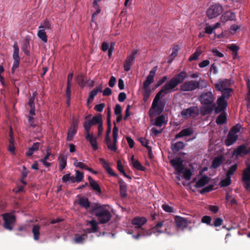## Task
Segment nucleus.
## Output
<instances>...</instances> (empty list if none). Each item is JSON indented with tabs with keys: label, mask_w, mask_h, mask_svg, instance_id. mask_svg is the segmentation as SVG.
Wrapping results in <instances>:
<instances>
[{
	"label": "nucleus",
	"mask_w": 250,
	"mask_h": 250,
	"mask_svg": "<svg viewBox=\"0 0 250 250\" xmlns=\"http://www.w3.org/2000/svg\"><path fill=\"white\" fill-rule=\"evenodd\" d=\"M165 117L163 115H161L155 119L154 122L152 123V125L161 127L165 123Z\"/></svg>",
	"instance_id": "36"
},
{
	"label": "nucleus",
	"mask_w": 250,
	"mask_h": 250,
	"mask_svg": "<svg viewBox=\"0 0 250 250\" xmlns=\"http://www.w3.org/2000/svg\"><path fill=\"white\" fill-rule=\"evenodd\" d=\"M38 37L43 42H47V37L46 36L45 30L42 29H39L37 34Z\"/></svg>",
	"instance_id": "39"
},
{
	"label": "nucleus",
	"mask_w": 250,
	"mask_h": 250,
	"mask_svg": "<svg viewBox=\"0 0 250 250\" xmlns=\"http://www.w3.org/2000/svg\"><path fill=\"white\" fill-rule=\"evenodd\" d=\"M242 182L245 189L250 192V165L243 170Z\"/></svg>",
	"instance_id": "10"
},
{
	"label": "nucleus",
	"mask_w": 250,
	"mask_h": 250,
	"mask_svg": "<svg viewBox=\"0 0 250 250\" xmlns=\"http://www.w3.org/2000/svg\"><path fill=\"white\" fill-rule=\"evenodd\" d=\"M187 136H188V128H185L176 135L175 138H179Z\"/></svg>",
	"instance_id": "54"
},
{
	"label": "nucleus",
	"mask_w": 250,
	"mask_h": 250,
	"mask_svg": "<svg viewBox=\"0 0 250 250\" xmlns=\"http://www.w3.org/2000/svg\"><path fill=\"white\" fill-rule=\"evenodd\" d=\"M163 129H157L153 127L150 130V135L154 136H157L159 134L162 133Z\"/></svg>",
	"instance_id": "59"
},
{
	"label": "nucleus",
	"mask_w": 250,
	"mask_h": 250,
	"mask_svg": "<svg viewBox=\"0 0 250 250\" xmlns=\"http://www.w3.org/2000/svg\"><path fill=\"white\" fill-rule=\"evenodd\" d=\"M4 221L3 227L6 229L12 230L13 226L16 221L14 212L3 213L1 215Z\"/></svg>",
	"instance_id": "5"
},
{
	"label": "nucleus",
	"mask_w": 250,
	"mask_h": 250,
	"mask_svg": "<svg viewBox=\"0 0 250 250\" xmlns=\"http://www.w3.org/2000/svg\"><path fill=\"white\" fill-rule=\"evenodd\" d=\"M186 145L181 141L173 143L171 146V148L174 152H177L184 148Z\"/></svg>",
	"instance_id": "23"
},
{
	"label": "nucleus",
	"mask_w": 250,
	"mask_h": 250,
	"mask_svg": "<svg viewBox=\"0 0 250 250\" xmlns=\"http://www.w3.org/2000/svg\"><path fill=\"white\" fill-rule=\"evenodd\" d=\"M147 222V219L144 217H136L132 220L131 223L136 228L140 229Z\"/></svg>",
	"instance_id": "16"
},
{
	"label": "nucleus",
	"mask_w": 250,
	"mask_h": 250,
	"mask_svg": "<svg viewBox=\"0 0 250 250\" xmlns=\"http://www.w3.org/2000/svg\"><path fill=\"white\" fill-rule=\"evenodd\" d=\"M170 165L174 168L177 172V184L180 186L188 187V167L186 161L180 157L170 160Z\"/></svg>",
	"instance_id": "1"
},
{
	"label": "nucleus",
	"mask_w": 250,
	"mask_h": 250,
	"mask_svg": "<svg viewBox=\"0 0 250 250\" xmlns=\"http://www.w3.org/2000/svg\"><path fill=\"white\" fill-rule=\"evenodd\" d=\"M223 11V6L219 3H216L209 6L207 10V15L209 19H213L220 15Z\"/></svg>",
	"instance_id": "6"
},
{
	"label": "nucleus",
	"mask_w": 250,
	"mask_h": 250,
	"mask_svg": "<svg viewBox=\"0 0 250 250\" xmlns=\"http://www.w3.org/2000/svg\"><path fill=\"white\" fill-rule=\"evenodd\" d=\"M87 117L85 118L86 120L83 123V127L86 133H89L92 125H98L102 120V116L99 115L95 116L90 120H87Z\"/></svg>",
	"instance_id": "8"
},
{
	"label": "nucleus",
	"mask_w": 250,
	"mask_h": 250,
	"mask_svg": "<svg viewBox=\"0 0 250 250\" xmlns=\"http://www.w3.org/2000/svg\"><path fill=\"white\" fill-rule=\"evenodd\" d=\"M62 180L63 182L70 181L71 183H74L75 181V178L70 176V174H66L63 175L62 178Z\"/></svg>",
	"instance_id": "46"
},
{
	"label": "nucleus",
	"mask_w": 250,
	"mask_h": 250,
	"mask_svg": "<svg viewBox=\"0 0 250 250\" xmlns=\"http://www.w3.org/2000/svg\"><path fill=\"white\" fill-rule=\"evenodd\" d=\"M166 225V221H163L161 222H158L155 227H154V229H157V231L160 233H162V231L160 230L159 229L161 227H162L163 226H165Z\"/></svg>",
	"instance_id": "56"
},
{
	"label": "nucleus",
	"mask_w": 250,
	"mask_h": 250,
	"mask_svg": "<svg viewBox=\"0 0 250 250\" xmlns=\"http://www.w3.org/2000/svg\"><path fill=\"white\" fill-rule=\"evenodd\" d=\"M90 186L93 189L98 191L99 193H101V188L99 185V184L97 183L96 181L93 180L91 177H89L88 178Z\"/></svg>",
	"instance_id": "32"
},
{
	"label": "nucleus",
	"mask_w": 250,
	"mask_h": 250,
	"mask_svg": "<svg viewBox=\"0 0 250 250\" xmlns=\"http://www.w3.org/2000/svg\"><path fill=\"white\" fill-rule=\"evenodd\" d=\"M132 165L133 167L137 170L144 171L145 169V167H143L138 160L134 162Z\"/></svg>",
	"instance_id": "50"
},
{
	"label": "nucleus",
	"mask_w": 250,
	"mask_h": 250,
	"mask_svg": "<svg viewBox=\"0 0 250 250\" xmlns=\"http://www.w3.org/2000/svg\"><path fill=\"white\" fill-rule=\"evenodd\" d=\"M211 220V217H210L209 216L205 215L202 217L201 221L203 223L206 224L208 225H210Z\"/></svg>",
	"instance_id": "61"
},
{
	"label": "nucleus",
	"mask_w": 250,
	"mask_h": 250,
	"mask_svg": "<svg viewBox=\"0 0 250 250\" xmlns=\"http://www.w3.org/2000/svg\"><path fill=\"white\" fill-rule=\"evenodd\" d=\"M164 105L165 103L162 102H159V101L157 103L156 106L154 108H153L152 104L151 108L149 111V116L150 117L154 116L155 115V110H156L155 111L158 114L161 113L164 109Z\"/></svg>",
	"instance_id": "15"
},
{
	"label": "nucleus",
	"mask_w": 250,
	"mask_h": 250,
	"mask_svg": "<svg viewBox=\"0 0 250 250\" xmlns=\"http://www.w3.org/2000/svg\"><path fill=\"white\" fill-rule=\"evenodd\" d=\"M140 142L143 146H145L148 149L149 153L151 152V147L148 145V141L147 140L143 138H141L140 139Z\"/></svg>",
	"instance_id": "49"
},
{
	"label": "nucleus",
	"mask_w": 250,
	"mask_h": 250,
	"mask_svg": "<svg viewBox=\"0 0 250 250\" xmlns=\"http://www.w3.org/2000/svg\"><path fill=\"white\" fill-rule=\"evenodd\" d=\"M231 184V177H229L228 176H226V178L222 180L220 183V185L222 187H227L229 186Z\"/></svg>",
	"instance_id": "42"
},
{
	"label": "nucleus",
	"mask_w": 250,
	"mask_h": 250,
	"mask_svg": "<svg viewBox=\"0 0 250 250\" xmlns=\"http://www.w3.org/2000/svg\"><path fill=\"white\" fill-rule=\"evenodd\" d=\"M227 48L232 51L233 53H235V55H237L238 51L239 49L238 46L235 44H229L227 46Z\"/></svg>",
	"instance_id": "48"
},
{
	"label": "nucleus",
	"mask_w": 250,
	"mask_h": 250,
	"mask_svg": "<svg viewBox=\"0 0 250 250\" xmlns=\"http://www.w3.org/2000/svg\"><path fill=\"white\" fill-rule=\"evenodd\" d=\"M100 1L97 0H94L93 4V7L94 9L95 10V11L93 12L92 15V21H95V17L97 16V15H98L100 12H101V9L100 8V6L98 4V2Z\"/></svg>",
	"instance_id": "28"
},
{
	"label": "nucleus",
	"mask_w": 250,
	"mask_h": 250,
	"mask_svg": "<svg viewBox=\"0 0 250 250\" xmlns=\"http://www.w3.org/2000/svg\"><path fill=\"white\" fill-rule=\"evenodd\" d=\"M217 106L215 104H213L211 106L204 107L203 111L204 114H209L214 109L215 114H218L222 112H224L227 108L228 106V102L226 99L219 97L217 100Z\"/></svg>",
	"instance_id": "3"
},
{
	"label": "nucleus",
	"mask_w": 250,
	"mask_h": 250,
	"mask_svg": "<svg viewBox=\"0 0 250 250\" xmlns=\"http://www.w3.org/2000/svg\"><path fill=\"white\" fill-rule=\"evenodd\" d=\"M85 138L90 144L92 148L96 150L98 147L97 145V139L89 133H86Z\"/></svg>",
	"instance_id": "18"
},
{
	"label": "nucleus",
	"mask_w": 250,
	"mask_h": 250,
	"mask_svg": "<svg viewBox=\"0 0 250 250\" xmlns=\"http://www.w3.org/2000/svg\"><path fill=\"white\" fill-rule=\"evenodd\" d=\"M231 83V81L229 79H224V80L219 81L218 83L215 84V87L218 91H223L227 89Z\"/></svg>",
	"instance_id": "14"
},
{
	"label": "nucleus",
	"mask_w": 250,
	"mask_h": 250,
	"mask_svg": "<svg viewBox=\"0 0 250 250\" xmlns=\"http://www.w3.org/2000/svg\"><path fill=\"white\" fill-rule=\"evenodd\" d=\"M76 129H75L73 128H70L68 130V133H67V140L68 141H71L73 138V136L75 135V134L77 132Z\"/></svg>",
	"instance_id": "41"
},
{
	"label": "nucleus",
	"mask_w": 250,
	"mask_h": 250,
	"mask_svg": "<svg viewBox=\"0 0 250 250\" xmlns=\"http://www.w3.org/2000/svg\"><path fill=\"white\" fill-rule=\"evenodd\" d=\"M207 86V82L200 78L198 81H188V91H192L196 89H203Z\"/></svg>",
	"instance_id": "9"
},
{
	"label": "nucleus",
	"mask_w": 250,
	"mask_h": 250,
	"mask_svg": "<svg viewBox=\"0 0 250 250\" xmlns=\"http://www.w3.org/2000/svg\"><path fill=\"white\" fill-rule=\"evenodd\" d=\"M162 208L164 210L168 213H172L174 212V208L167 204H164L162 206Z\"/></svg>",
	"instance_id": "51"
},
{
	"label": "nucleus",
	"mask_w": 250,
	"mask_h": 250,
	"mask_svg": "<svg viewBox=\"0 0 250 250\" xmlns=\"http://www.w3.org/2000/svg\"><path fill=\"white\" fill-rule=\"evenodd\" d=\"M240 131V127L237 125H236L234 126H233L231 129L229 130V132L231 134H232L234 135H237V133H238Z\"/></svg>",
	"instance_id": "63"
},
{
	"label": "nucleus",
	"mask_w": 250,
	"mask_h": 250,
	"mask_svg": "<svg viewBox=\"0 0 250 250\" xmlns=\"http://www.w3.org/2000/svg\"><path fill=\"white\" fill-rule=\"evenodd\" d=\"M126 186L125 183H121L120 184V191L121 196L125 197L126 196Z\"/></svg>",
	"instance_id": "40"
},
{
	"label": "nucleus",
	"mask_w": 250,
	"mask_h": 250,
	"mask_svg": "<svg viewBox=\"0 0 250 250\" xmlns=\"http://www.w3.org/2000/svg\"><path fill=\"white\" fill-rule=\"evenodd\" d=\"M237 168V165L236 164L233 165L231 166L228 170L226 176H228L229 177H231V176L233 174L234 172Z\"/></svg>",
	"instance_id": "45"
},
{
	"label": "nucleus",
	"mask_w": 250,
	"mask_h": 250,
	"mask_svg": "<svg viewBox=\"0 0 250 250\" xmlns=\"http://www.w3.org/2000/svg\"><path fill=\"white\" fill-rule=\"evenodd\" d=\"M13 48L14 52L13 54V58L14 60V62L12 67L13 72L14 71L15 69H16L19 67L20 62V58L19 55V49L17 43L14 44Z\"/></svg>",
	"instance_id": "13"
},
{
	"label": "nucleus",
	"mask_w": 250,
	"mask_h": 250,
	"mask_svg": "<svg viewBox=\"0 0 250 250\" xmlns=\"http://www.w3.org/2000/svg\"><path fill=\"white\" fill-rule=\"evenodd\" d=\"M32 232L33 234L34 240L38 241L40 236V226L39 225H35L33 226Z\"/></svg>",
	"instance_id": "24"
},
{
	"label": "nucleus",
	"mask_w": 250,
	"mask_h": 250,
	"mask_svg": "<svg viewBox=\"0 0 250 250\" xmlns=\"http://www.w3.org/2000/svg\"><path fill=\"white\" fill-rule=\"evenodd\" d=\"M201 104L206 105L205 107L211 106L214 100V95L211 91L203 92L199 97Z\"/></svg>",
	"instance_id": "7"
},
{
	"label": "nucleus",
	"mask_w": 250,
	"mask_h": 250,
	"mask_svg": "<svg viewBox=\"0 0 250 250\" xmlns=\"http://www.w3.org/2000/svg\"><path fill=\"white\" fill-rule=\"evenodd\" d=\"M221 92L222 95L220 97L222 98L223 99H226V100L227 101L233 93V89L231 88H229L224 91H221Z\"/></svg>",
	"instance_id": "35"
},
{
	"label": "nucleus",
	"mask_w": 250,
	"mask_h": 250,
	"mask_svg": "<svg viewBox=\"0 0 250 250\" xmlns=\"http://www.w3.org/2000/svg\"><path fill=\"white\" fill-rule=\"evenodd\" d=\"M138 53L137 50H134L131 54L128 56L125 61L124 68L125 71H128L130 70L132 65L134 63L136 56Z\"/></svg>",
	"instance_id": "11"
},
{
	"label": "nucleus",
	"mask_w": 250,
	"mask_h": 250,
	"mask_svg": "<svg viewBox=\"0 0 250 250\" xmlns=\"http://www.w3.org/2000/svg\"><path fill=\"white\" fill-rule=\"evenodd\" d=\"M86 235L83 234L82 235H75V237L74 241L76 243L81 244L82 243L83 241L86 238Z\"/></svg>",
	"instance_id": "44"
},
{
	"label": "nucleus",
	"mask_w": 250,
	"mask_h": 250,
	"mask_svg": "<svg viewBox=\"0 0 250 250\" xmlns=\"http://www.w3.org/2000/svg\"><path fill=\"white\" fill-rule=\"evenodd\" d=\"M76 82L81 87H84L85 85V83L84 82V77L82 75H80L77 76L76 79Z\"/></svg>",
	"instance_id": "43"
},
{
	"label": "nucleus",
	"mask_w": 250,
	"mask_h": 250,
	"mask_svg": "<svg viewBox=\"0 0 250 250\" xmlns=\"http://www.w3.org/2000/svg\"><path fill=\"white\" fill-rule=\"evenodd\" d=\"M93 211L101 224L106 223L110 220L112 216L109 210L104 205L96 206Z\"/></svg>",
	"instance_id": "4"
},
{
	"label": "nucleus",
	"mask_w": 250,
	"mask_h": 250,
	"mask_svg": "<svg viewBox=\"0 0 250 250\" xmlns=\"http://www.w3.org/2000/svg\"><path fill=\"white\" fill-rule=\"evenodd\" d=\"M89 224L90 225L91 228L90 229H87L85 230V232L87 233H90L91 232H95L98 230V222L95 220H92L88 222Z\"/></svg>",
	"instance_id": "26"
},
{
	"label": "nucleus",
	"mask_w": 250,
	"mask_h": 250,
	"mask_svg": "<svg viewBox=\"0 0 250 250\" xmlns=\"http://www.w3.org/2000/svg\"><path fill=\"white\" fill-rule=\"evenodd\" d=\"M100 163L102 165L103 167L106 170V172L112 176H116V174L114 173L112 168L109 167L108 164L103 158L99 159Z\"/></svg>",
	"instance_id": "22"
},
{
	"label": "nucleus",
	"mask_w": 250,
	"mask_h": 250,
	"mask_svg": "<svg viewBox=\"0 0 250 250\" xmlns=\"http://www.w3.org/2000/svg\"><path fill=\"white\" fill-rule=\"evenodd\" d=\"M250 152V148L248 149L245 145L239 146L234 151V153L237 155L241 154L247 155Z\"/></svg>",
	"instance_id": "21"
},
{
	"label": "nucleus",
	"mask_w": 250,
	"mask_h": 250,
	"mask_svg": "<svg viewBox=\"0 0 250 250\" xmlns=\"http://www.w3.org/2000/svg\"><path fill=\"white\" fill-rule=\"evenodd\" d=\"M143 88L145 90V92L144 94V100L145 101H146L148 99V98L150 95V93L151 92V90H150V87H143Z\"/></svg>",
	"instance_id": "52"
},
{
	"label": "nucleus",
	"mask_w": 250,
	"mask_h": 250,
	"mask_svg": "<svg viewBox=\"0 0 250 250\" xmlns=\"http://www.w3.org/2000/svg\"><path fill=\"white\" fill-rule=\"evenodd\" d=\"M220 20L221 21L224 23H225L229 21H235V14L233 12L227 11L221 16Z\"/></svg>",
	"instance_id": "17"
},
{
	"label": "nucleus",
	"mask_w": 250,
	"mask_h": 250,
	"mask_svg": "<svg viewBox=\"0 0 250 250\" xmlns=\"http://www.w3.org/2000/svg\"><path fill=\"white\" fill-rule=\"evenodd\" d=\"M39 29H42L43 30H51L52 29V25L49 21L45 20L41 23Z\"/></svg>",
	"instance_id": "37"
},
{
	"label": "nucleus",
	"mask_w": 250,
	"mask_h": 250,
	"mask_svg": "<svg viewBox=\"0 0 250 250\" xmlns=\"http://www.w3.org/2000/svg\"><path fill=\"white\" fill-rule=\"evenodd\" d=\"M201 54V52L198 51V50H196V51L194 53V54L190 57L188 59V61H191L193 60H196L198 59L199 56Z\"/></svg>",
	"instance_id": "60"
},
{
	"label": "nucleus",
	"mask_w": 250,
	"mask_h": 250,
	"mask_svg": "<svg viewBox=\"0 0 250 250\" xmlns=\"http://www.w3.org/2000/svg\"><path fill=\"white\" fill-rule=\"evenodd\" d=\"M83 178V173L79 170L76 171V178L75 180L77 182H80L82 181Z\"/></svg>",
	"instance_id": "57"
},
{
	"label": "nucleus",
	"mask_w": 250,
	"mask_h": 250,
	"mask_svg": "<svg viewBox=\"0 0 250 250\" xmlns=\"http://www.w3.org/2000/svg\"><path fill=\"white\" fill-rule=\"evenodd\" d=\"M67 156L64 154H61L59 156V170L62 171L66 167Z\"/></svg>",
	"instance_id": "20"
},
{
	"label": "nucleus",
	"mask_w": 250,
	"mask_h": 250,
	"mask_svg": "<svg viewBox=\"0 0 250 250\" xmlns=\"http://www.w3.org/2000/svg\"><path fill=\"white\" fill-rule=\"evenodd\" d=\"M105 142L108 148L111 151L116 152L117 147L116 146V144L117 143V139L113 140V142H111L110 139H108V140H105Z\"/></svg>",
	"instance_id": "27"
},
{
	"label": "nucleus",
	"mask_w": 250,
	"mask_h": 250,
	"mask_svg": "<svg viewBox=\"0 0 250 250\" xmlns=\"http://www.w3.org/2000/svg\"><path fill=\"white\" fill-rule=\"evenodd\" d=\"M187 74L185 71H183L176 75L174 77L172 78L175 80V82L177 84H179L182 83L183 80L187 77Z\"/></svg>",
	"instance_id": "29"
},
{
	"label": "nucleus",
	"mask_w": 250,
	"mask_h": 250,
	"mask_svg": "<svg viewBox=\"0 0 250 250\" xmlns=\"http://www.w3.org/2000/svg\"><path fill=\"white\" fill-rule=\"evenodd\" d=\"M237 139L238 135H234L229 132L227 138L225 140V144L227 146H230L233 144Z\"/></svg>",
	"instance_id": "19"
},
{
	"label": "nucleus",
	"mask_w": 250,
	"mask_h": 250,
	"mask_svg": "<svg viewBox=\"0 0 250 250\" xmlns=\"http://www.w3.org/2000/svg\"><path fill=\"white\" fill-rule=\"evenodd\" d=\"M79 204L85 209L88 208L90 206V203L87 198L81 197L79 200Z\"/></svg>",
	"instance_id": "34"
},
{
	"label": "nucleus",
	"mask_w": 250,
	"mask_h": 250,
	"mask_svg": "<svg viewBox=\"0 0 250 250\" xmlns=\"http://www.w3.org/2000/svg\"><path fill=\"white\" fill-rule=\"evenodd\" d=\"M73 160L74 161V165L76 167H79L82 169H85L86 167V165L80 162H78L76 158H73Z\"/></svg>",
	"instance_id": "55"
},
{
	"label": "nucleus",
	"mask_w": 250,
	"mask_h": 250,
	"mask_svg": "<svg viewBox=\"0 0 250 250\" xmlns=\"http://www.w3.org/2000/svg\"><path fill=\"white\" fill-rule=\"evenodd\" d=\"M37 93L36 92H35L33 93L32 95L30 97L28 104L30 106H35L34 105V101L36 97L37 96Z\"/></svg>",
	"instance_id": "62"
},
{
	"label": "nucleus",
	"mask_w": 250,
	"mask_h": 250,
	"mask_svg": "<svg viewBox=\"0 0 250 250\" xmlns=\"http://www.w3.org/2000/svg\"><path fill=\"white\" fill-rule=\"evenodd\" d=\"M213 189V186L212 185H210L207 187L204 188L200 191L201 194H204L207 192H210L212 191Z\"/></svg>",
	"instance_id": "58"
},
{
	"label": "nucleus",
	"mask_w": 250,
	"mask_h": 250,
	"mask_svg": "<svg viewBox=\"0 0 250 250\" xmlns=\"http://www.w3.org/2000/svg\"><path fill=\"white\" fill-rule=\"evenodd\" d=\"M174 222L177 230H183L188 226L187 219L180 216H175Z\"/></svg>",
	"instance_id": "12"
},
{
	"label": "nucleus",
	"mask_w": 250,
	"mask_h": 250,
	"mask_svg": "<svg viewBox=\"0 0 250 250\" xmlns=\"http://www.w3.org/2000/svg\"><path fill=\"white\" fill-rule=\"evenodd\" d=\"M209 182V178L206 175L201 177L196 183L195 186L197 188H201L204 186Z\"/></svg>",
	"instance_id": "25"
},
{
	"label": "nucleus",
	"mask_w": 250,
	"mask_h": 250,
	"mask_svg": "<svg viewBox=\"0 0 250 250\" xmlns=\"http://www.w3.org/2000/svg\"><path fill=\"white\" fill-rule=\"evenodd\" d=\"M10 140H9V145L8 147V149L11 152H13L15 150V146L14 144V136L13 133L12 131V129H10V132L9 134Z\"/></svg>",
	"instance_id": "38"
},
{
	"label": "nucleus",
	"mask_w": 250,
	"mask_h": 250,
	"mask_svg": "<svg viewBox=\"0 0 250 250\" xmlns=\"http://www.w3.org/2000/svg\"><path fill=\"white\" fill-rule=\"evenodd\" d=\"M175 80L171 79L167 83L161 88V89L156 95L153 101V107L154 108L160 99L166 95L167 93L174 91L177 89L176 88L178 85Z\"/></svg>",
	"instance_id": "2"
},
{
	"label": "nucleus",
	"mask_w": 250,
	"mask_h": 250,
	"mask_svg": "<svg viewBox=\"0 0 250 250\" xmlns=\"http://www.w3.org/2000/svg\"><path fill=\"white\" fill-rule=\"evenodd\" d=\"M154 78L147 76L146 80L144 82L143 87H150L149 85L153 82Z\"/></svg>",
	"instance_id": "53"
},
{
	"label": "nucleus",
	"mask_w": 250,
	"mask_h": 250,
	"mask_svg": "<svg viewBox=\"0 0 250 250\" xmlns=\"http://www.w3.org/2000/svg\"><path fill=\"white\" fill-rule=\"evenodd\" d=\"M99 92L95 88L91 91L89 93L88 98L87 100V103H91L94 97L97 95Z\"/></svg>",
	"instance_id": "47"
},
{
	"label": "nucleus",
	"mask_w": 250,
	"mask_h": 250,
	"mask_svg": "<svg viewBox=\"0 0 250 250\" xmlns=\"http://www.w3.org/2000/svg\"><path fill=\"white\" fill-rule=\"evenodd\" d=\"M223 222V220L222 218L217 217L215 219L213 222V225L216 227H219L222 225Z\"/></svg>",
	"instance_id": "64"
},
{
	"label": "nucleus",
	"mask_w": 250,
	"mask_h": 250,
	"mask_svg": "<svg viewBox=\"0 0 250 250\" xmlns=\"http://www.w3.org/2000/svg\"><path fill=\"white\" fill-rule=\"evenodd\" d=\"M223 157L222 156L215 157L212 163L211 167L216 168L218 167L223 163Z\"/></svg>",
	"instance_id": "30"
},
{
	"label": "nucleus",
	"mask_w": 250,
	"mask_h": 250,
	"mask_svg": "<svg viewBox=\"0 0 250 250\" xmlns=\"http://www.w3.org/2000/svg\"><path fill=\"white\" fill-rule=\"evenodd\" d=\"M221 113L216 119V122L218 125H222L227 121L226 113L224 111Z\"/></svg>",
	"instance_id": "33"
},
{
	"label": "nucleus",
	"mask_w": 250,
	"mask_h": 250,
	"mask_svg": "<svg viewBox=\"0 0 250 250\" xmlns=\"http://www.w3.org/2000/svg\"><path fill=\"white\" fill-rule=\"evenodd\" d=\"M179 50V47L177 45L174 46L172 49V52L168 59V62L171 63L175 57L177 55L178 51Z\"/></svg>",
	"instance_id": "31"
}]
</instances>
